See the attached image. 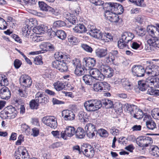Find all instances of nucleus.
<instances>
[{"label":"nucleus","instance_id":"nucleus-32","mask_svg":"<svg viewBox=\"0 0 159 159\" xmlns=\"http://www.w3.org/2000/svg\"><path fill=\"white\" fill-rule=\"evenodd\" d=\"M83 80L86 84L89 85H92L94 81L90 74L85 75L83 77Z\"/></svg>","mask_w":159,"mask_h":159},{"label":"nucleus","instance_id":"nucleus-28","mask_svg":"<svg viewBox=\"0 0 159 159\" xmlns=\"http://www.w3.org/2000/svg\"><path fill=\"white\" fill-rule=\"evenodd\" d=\"M77 26H75L73 30L75 32L80 33L85 32L87 30L84 25L83 24H79Z\"/></svg>","mask_w":159,"mask_h":159},{"label":"nucleus","instance_id":"nucleus-38","mask_svg":"<svg viewBox=\"0 0 159 159\" xmlns=\"http://www.w3.org/2000/svg\"><path fill=\"white\" fill-rule=\"evenodd\" d=\"M153 87L151 86L148 89L147 93L152 95H159V90L153 89Z\"/></svg>","mask_w":159,"mask_h":159},{"label":"nucleus","instance_id":"nucleus-6","mask_svg":"<svg viewBox=\"0 0 159 159\" xmlns=\"http://www.w3.org/2000/svg\"><path fill=\"white\" fill-rule=\"evenodd\" d=\"M153 143L152 138L147 136L140 137L138 139L137 144L140 147H146Z\"/></svg>","mask_w":159,"mask_h":159},{"label":"nucleus","instance_id":"nucleus-16","mask_svg":"<svg viewBox=\"0 0 159 159\" xmlns=\"http://www.w3.org/2000/svg\"><path fill=\"white\" fill-rule=\"evenodd\" d=\"M101 72L96 68L92 69L89 71L90 74L94 80L95 79L99 80H103L105 78L104 75Z\"/></svg>","mask_w":159,"mask_h":159},{"label":"nucleus","instance_id":"nucleus-19","mask_svg":"<svg viewBox=\"0 0 159 159\" xmlns=\"http://www.w3.org/2000/svg\"><path fill=\"white\" fill-rule=\"evenodd\" d=\"M11 96V91L8 88L4 87L0 90V97L1 98L8 100L10 98Z\"/></svg>","mask_w":159,"mask_h":159},{"label":"nucleus","instance_id":"nucleus-51","mask_svg":"<svg viewBox=\"0 0 159 159\" xmlns=\"http://www.w3.org/2000/svg\"><path fill=\"white\" fill-rule=\"evenodd\" d=\"M81 47L84 50L88 52L91 53L93 52V49L92 48L86 44H82Z\"/></svg>","mask_w":159,"mask_h":159},{"label":"nucleus","instance_id":"nucleus-20","mask_svg":"<svg viewBox=\"0 0 159 159\" xmlns=\"http://www.w3.org/2000/svg\"><path fill=\"white\" fill-rule=\"evenodd\" d=\"M134 37V35L130 32H125L121 35L122 41L125 42L127 44L131 41Z\"/></svg>","mask_w":159,"mask_h":159},{"label":"nucleus","instance_id":"nucleus-46","mask_svg":"<svg viewBox=\"0 0 159 159\" xmlns=\"http://www.w3.org/2000/svg\"><path fill=\"white\" fill-rule=\"evenodd\" d=\"M68 42L72 45L76 44L78 42L77 38L72 35L68 36Z\"/></svg>","mask_w":159,"mask_h":159},{"label":"nucleus","instance_id":"nucleus-27","mask_svg":"<svg viewBox=\"0 0 159 159\" xmlns=\"http://www.w3.org/2000/svg\"><path fill=\"white\" fill-rule=\"evenodd\" d=\"M66 84L65 83L58 81L54 84V89L57 91L65 89Z\"/></svg>","mask_w":159,"mask_h":159},{"label":"nucleus","instance_id":"nucleus-11","mask_svg":"<svg viewBox=\"0 0 159 159\" xmlns=\"http://www.w3.org/2000/svg\"><path fill=\"white\" fill-rule=\"evenodd\" d=\"M3 113L9 118H13L17 115V111L16 108L9 106L4 108Z\"/></svg>","mask_w":159,"mask_h":159},{"label":"nucleus","instance_id":"nucleus-15","mask_svg":"<svg viewBox=\"0 0 159 159\" xmlns=\"http://www.w3.org/2000/svg\"><path fill=\"white\" fill-rule=\"evenodd\" d=\"M35 99L39 104L43 105L49 102L48 97H45L43 93L41 92H39L36 93Z\"/></svg>","mask_w":159,"mask_h":159},{"label":"nucleus","instance_id":"nucleus-10","mask_svg":"<svg viewBox=\"0 0 159 159\" xmlns=\"http://www.w3.org/2000/svg\"><path fill=\"white\" fill-rule=\"evenodd\" d=\"M99 70L107 78H110L114 74V70L112 68L106 65L102 64L99 66Z\"/></svg>","mask_w":159,"mask_h":159},{"label":"nucleus","instance_id":"nucleus-7","mask_svg":"<svg viewBox=\"0 0 159 159\" xmlns=\"http://www.w3.org/2000/svg\"><path fill=\"white\" fill-rule=\"evenodd\" d=\"M19 80L21 85L25 89L30 88L32 84V81L31 78L28 75H22Z\"/></svg>","mask_w":159,"mask_h":159},{"label":"nucleus","instance_id":"nucleus-17","mask_svg":"<svg viewBox=\"0 0 159 159\" xmlns=\"http://www.w3.org/2000/svg\"><path fill=\"white\" fill-rule=\"evenodd\" d=\"M62 117L65 120H72L75 117V115L71 111L64 110L62 111Z\"/></svg>","mask_w":159,"mask_h":159},{"label":"nucleus","instance_id":"nucleus-1","mask_svg":"<svg viewBox=\"0 0 159 159\" xmlns=\"http://www.w3.org/2000/svg\"><path fill=\"white\" fill-rule=\"evenodd\" d=\"M102 106L101 102L96 99L89 100L84 103V108L89 112L96 111L99 109Z\"/></svg>","mask_w":159,"mask_h":159},{"label":"nucleus","instance_id":"nucleus-3","mask_svg":"<svg viewBox=\"0 0 159 159\" xmlns=\"http://www.w3.org/2000/svg\"><path fill=\"white\" fill-rule=\"evenodd\" d=\"M106 8H107L108 10H110V11L115 12L119 14H121L124 11L123 7L120 4L117 3L108 2L105 3Z\"/></svg>","mask_w":159,"mask_h":159},{"label":"nucleus","instance_id":"nucleus-2","mask_svg":"<svg viewBox=\"0 0 159 159\" xmlns=\"http://www.w3.org/2000/svg\"><path fill=\"white\" fill-rule=\"evenodd\" d=\"M148 64L146 71L149 76H157L159 75V67L153 64L151 61H147Z\"/></svg>","mask_w":159,"mask_h":159},{"label":"nucleus","instance_id":"nucleus-45","mask_svg":"<svg viewBox=\"0 0 159 159\" xmlns=\"http://www.w3.org/2000/svg\"><path fill=\"white\" fill-rule=\"evenodd\" d=\"M151 154L155 157H159V148L157 146H154L152 148Z\"/></svg>","mask_w":159,"mask_h":159},{"label":"nucleus","instance_id":"nucleus-22","mask_svg":"<svg viewBox=\"0 0 159 159\" xmlns=\"http://www.w3.org/2000/svg\"><path fill=\"white\" fill-rule=\"evenodd\" d=\"M66 19L71 23L73 25H77L78 23L77 18L72 14H71L69 13L65 14L64 15Z\"/></svg>","mask_w":159,"mask_h":159},{"label":"nucleus","instance_id":"nucleus-43","mask_svg":"<svg viewBox=\"0 0 159 159\" xmlns=\"http://www.w3.org/2000/svg\"><path fill=\"white\" fill-rule=\"evenodd\" d=\"M29 105L30 108L32 109H37L39 106V104L35 99L31 100L30 102Z\"/></svg>","mask_w":159,"mask_h":159},{"label":"nucleus","instance_id":"nucleus-39","mask_svg":"<svg viewBox=\"0 0 159 159\" xmlns=\"http://www.w3.org/2000/svg\"><path fill=\"white\" fill-rule=\"evenodd\" d=\"M85 131L95 132L96 133H97V131L96 130L95 125L91 123L87 124L85 127Z\"/></svg>","mask_w":159,"mask_h":159},{"label":"nucleus","instance_id":"nucleus-55","mask_svg":"<svg viewBox=\"0 0 159 159\" xmlns=\"http://www.w3.org/2000/svg\"><path fill=\"white\" fill-rule=\"evenodd\" d=\"M131 2L134 3L136 5L143 7H144V5L143 3L144 2L143 0H129Z\"/></svg>","mask_w":159,"mask_h":159},{"label":"nucleus","instance_id":"nucleus-56","mask_svg":"<svg viewBox=\"0 0 159 159\" xmlns=\"http://www.w3.org/2000/svg\"><path fill=\"white\" fill-rule=\"evenodd\" d=\"M110 132L113 135L116 136L118 135L120 130L117 128L113 127L110 129Z\"/></svg>","mask_w":159,"mask_h":159},{"label":"nucleus","instance_id":"nucleus-61","mask_svg":"<svg viewBox=\"0 0 159 159\" xmlns=\"http://www.w3.org/2000/svg\"><path fill=\"white\" fill-rule=\"evenodd\" d=\"M107 63L113 62L115 60V57L110 53H109L108 56L106 57Z\"/></svg>","mask_w":159,"mask_h":159},{"label":"nucleus","instance_id":"nucleus-18","mask_svg":"<svg viewBox=\"0 0 159 159\" xmlns=\"http://www.w3.org/2000/svg\"><path fill=\"white\" fill-rule=\"evenodd\" d=\"M83 62L84 65L90 69L93 67L96 64V60L93 58L86 57L83 59Z\"/></svg>","mask_w":159,"mask_h":159},{"label":"nucleus","instance_id":"nucleus-35","mask_svg":"<svg viewBox=\"0 0 159 159\" xmlns=\"http://www.w3.org/2000/svg\"><path fill=\"white\" fill-rule=\"evenodd\" d=\"M138 88L140 90L144 91L146 89L147 85H148L146 83V80L145 82L143 80H139L138 82Z\"/></svg>","mask_w":159,"mask_h":159},{"label":"nucleus","instance_id":"nucleus-47","mask_svg":"<svg viewBox=\"0 0 159 159\" xmlns=\"http://www.w3.org/2000/svg\"><path fill=\"white\" fill-rule=\"evenodd\" d=\"M102 104L104 105L105 107L107 108H112L113 106V103L111 100L109 99H105L103 102Z\"/></svg>","mask_w":159,"mask_h":159},{"label":"nucleus","instance_id":"nucleus-9","mask_svg":"<svg viewBox=\"0 0 159 159\" xmlns=\"http://www.w3.org/2000/svg\"><path fill=\"white\" fill-rule=\"evenodd\" d=\"M113 11H110V10H107L105 12L104 16L107 19L111 22L116 23L119 20V19L118 15Z\"/></svg>","mask_w":159,"mask_h":159},{"label":"nucleus","instance_id":"nucleus-33","mask_svg":"<svg viewBox=\"0 0 159 159\" xmlns=\"http://www.w3.org/2000/svg\"><path fill=\"white\" fill-rule=\"evenodd\" d=\"M146 125L149 130L156 131L157 130V128L156 124L152 120L147 121L146 122Z\"/></svg>","mask_w":159,"mask_h":159},{"label":"nucleus","instance_id":"nucleus-63","mask_svg":"<svg viewBox=\"0 0 159 159\" xmlns=\"http://www.w3.org/2000/svg\"><path fill=\"white\" fill-rule=\"evenodd\" d=\"M34 64L37 65H40L43 64L42 57H36L34 60Z\"/></svg>","mask_w":159,"mask_h":159},{"label":"nucleus","instance_id":"nucleus-29","mask_svg":"<svg viewBox=\"0 0 159 159\" xmlns=\"http://www.w3.org/2000/svg\"><path fill=\"white\" fill-rule=\"evenodd\" d=\"M125 108L129 111L130 114L132 116L134 114L138 109L137 106L128 104L125 105Z\"/></svg>","mask_w":159,"mask_h":159},{"label":"nucleus","instance_id":"nucleus-8","mask_svg":"<svg viewBox=\"0 0 159 159\" xmlns=\"http://www.w3.org/2000/svg\"><path fill=\"white\" fill-rule=\"evenodd\" d=\"M53 118L54 116H46L43 118L42 121L46 125L51 128L55 129L57 128V120Z\"/></svg>","mask_w":159,"mask_h":159},{"label":"nucleus","instance_id":"nucleus-44","mask_svg":"<svg viewBox=\"0 0 159 159\" xmlns=\"http://www.w3.org/2000/svg\"><path fill=\"white\" fill-rule=\"evenodd\" d=\"M26 26H25L22 28V34L23 36L26 38L28 37L29 36L31 29L30 28H27Z\"/></svg>","mask_w":159,"mask_h":159},{"label":"nucleus","instance_id":"nucleus-53","mask_svg":"<svg viewBox=\"0 0 159 159\" xmlns=\"http://www.w3.org/2000/svg\"><path fill=\"white\" fill-rule=\"evenodd\" d=\"M66 23L63 21L59 20L54 22L53 24V26L55 27H60L65 26Z\"/></svg>","mask_w":159,"mask_h":159},{"label":"nucleus","instance_id":"nucleus-41","mask_svg":"<svg viewBox=\"0 0 159 159\" xmlns=\"http://www.w3.org/2000/svg\"><path fill=\"white\" fill-rule=\"evenodd\" d=\"M102 90L103 92L108 91L110 89V85L107 82H101Z\"/></svg>","mask_w":159,"mask_h":159},{"label":"nucleus","instance_id":"nucleus-58","mask_svg":"<svg viewBox=\"0 0 159 159\" xmlns=\"http://www.w3.org/2000/svg\"><path fill=\"white\" fill-rule=\"evenodd\" d=\"M157 30V27L152 25H148L147 28V30L149 34L151 35L153 32Z\"/></svg>","mask_w":159,"mask_h":159},{"label":"nucleus","instance_id":"nucleus-14","mask_svg":"<svg viewBox=\"0 0 159 159\" xmlns=\"http://www.w3.org/2000/svg\"><path fill=\"white\" fill-rule=\"evenodd\" d=\"M75 129L74 127L68 126L66 128L65 131L61 132V137L64 139H66L67 136L71 137L75 134Z\"/></svg>","mask_w":159,"mask_h":159},{"label":"nucleus","instance_id":"nucleus-30","mask_svg":"<svg viewBox=\"0 0 159 159\" xmlns=\"http://www.w3.org/2000/svg\"><path fill=\"white\" fill-rule=\"evenodd\" d=\"M46 27H45L43 25H41L34 27L32 31L33 32L38 34H42L45 32Z\"/></svg>","mask_w":159,"mask_h":159},{"label":"nucleus","instance_id":"nucleus-42","mask_svg":"<svg viewBox=\"0 0 159 159\" xmlns=\"http://www.w3.org/2000/svg\"><path fill=\"white\" fill-rule=\"evenodd\" d=\"M21 129L22 132H24L26 134L29 135L30 133V129L29 127L25 124H22Z\"/></svg>","mask_w":159,"mask_h":159},{"label":"nucleus","instance_id":"nucleus-59","mask_svg":"<svg viewBox=\"0 0 159 159\" xmlns=\"http://www.w3.org/2000/svg\"><path fill=\"white\" fill-rule=\"evenodd\" d=\"M98 133L100 136L102 137L107 138L108 135V133L107 131L105 129H102L99 130Z\"/></svg>","mask_w":159,"mask_h":159},{"label":"nucleus","instance_id":"nucleus-5","mask_svg":"<svg viewBox=\"0 0 159 159\" xmlns=\"http://www.w3.org/2000/svg\"><path fill=\"white\" fill-rule=\"evenodd\" d=\"M39 7L41 10L44 11H49L52 14L57 16L60 14L57 9H55L48 6L43 2H39Z\"/></svg>","mask_w":159,"mask_h":159},{"label":"nucleus","instance_id":"nucleus-34","mask_svg":"<svg viewBox=\"0 0 159 159\" xmlns=\"http://www.w3.org/2000/svg\"><path fill=\"white\" fill-rule=\"evenodd\" d=\"M68 62L66 60H62V61H61L59 68L58 70L61 72L67 71L68 69L67 62Z\"/></svg>","mask_w":159,"mask_h":159},{"label":"nucleus","instance_id":"nucleus-50","mask_svg":"<svg viewBox=\"0 0 159 159\" xmlns=\"http://www.w3.org/2000/svg\"><path fill=\"white\" fill-rule=\"evenodd\" d=\"M101 87V82H98L93 85V89L95 91L101 92L102 91Z\"/></svg>","mask_w":159,"mask_h":159},{"label":"nucleus","instance_id":"nucleus-37","mask_svg":"<svg viewBox=\"0 0 159 159\" xmlns=\"http://www.w3.org/2000/svg\"><path fill=\"white\" fill-rule=\"evenodd\" d=\"M54 57L56 59H57L58 60H61L62 59H67L66 55H65L61 52H56L54 54Z\"/></svg>","mask_w":159,"mask_h":159},{"label":"nucleus","instance_id":"nucleus-31","mask_svg":"<svg viewBox=\"0 0 159 159\" xmlns=\"http://www.w3.org/2000/svg\"><path fill=\"white\" fill-rule=\"evenodd\" d=\"M122 85L125 89L128 91H131L133 88L131 83L125 79H123Z\"/></svg>","mask_w":159,"mask_h":159},{"label":"nucleus","instance_id":"nucleus-48","mask_svg":"<svg viewBox=\"0 0 159 159\" xmlns=\"http://www.w3.org/2000/svg\"><path fill=\"white\" fill-rule=\"evenodd\" d=\"M26 89H25L24 88H23V89H19L18 90V94L22 97L24 98H26L28 95Z\"/></svg>","mask_w":159,"mask_h":159},{"label":"nucleus","instance_id":"nucleus-21","mask_svg":"<svg viewBox=\"0 0 159 159\" xmlns=\"http://www.w3.org/2000/svg\"><path fill=\"white\" fill-rule=\"evenodd\" d=\"M83 153L86 157L92 158L94 155L95 151L94 148L90 145L88 146L84 150Z\"/></svg>","mask_w":159,"mask_h":159},{"label":"nucleus","instance_id":"nucleus-25","mask_svg":"<svg viewBox=\"0 0 159 159\" xmlns=\"http://www.w3.org/2000/svg\"><path fill=\"white\" fill-rule=\"evenodd\" d=\"M54 34L58 38L62 40L64 39L66 37L65 32L62 30H57L56 31H53Z\"/></svg>","mask_w":159,"mask_h":159},{"label":"nucleus","instance_id":"nucleus-62","mask_svg":"<svg viewBox=\"0 0 159 159\" xmlns=\"http://www.w3.org/2000/svg\"><path fill=\"white\" fill-rule=\"evenodd\" d=\"M35 24V21L33 19H31L26 22L25 26H27V28H29L31 29V28L34 26Z\"/></svg>","mask_w":159,"mask_h":159},{"label":"nucleus","instance_id":"nucleus-64","mask_svg":"<svg viewBox=\"0 0 159 159\" xmlns=\"http://www.w3.org/2000/svg\"><path fill=\"white\" fill-rule=\"evenodd\" d=\"M151 36L152 38L158 40L159 38V30L157 28V30L153 32Z\"/></svg>","mask_w":159,"mask_h":159},{"label":"nucleus","instance_id":"nucleus-23","mask_svg":"<svg viewBox=\"0 0 159 159\" xmlns=\"http://www.w3.org/2000/svg\"><path fill=\"white\" fill-rule=\"evenodd\" d=\"M143 116H144V120H145V118H146L147 117L149 118L150 117L149 115L147 114H144L141 110L138 109L134 114L133 115V116L137 119H140L142 118Z\"/></svg>","mask_w":159,"mask_h":159},{"label":"nucleus","instance_id":"nucleus-54","mask_svg":"<svg viewBox=\"0 0 159 159\" xmlns=\"http://www.w3.org/2000/svg\"><path fill=\"white\" fill-rule=\"evenodd\" d=\"M152 115L154 118L159 120V109H155L152 110Z\"/></svg>","mask_w":159,"mask_h":159},{"label":"nucleus","instance_id":"nucleus-13","mask_svg":"<svg viewBox=\"0 0 159 159\" xmlns=\"http://www.w3.org/2000/svg\"><path fill=\"white\" fill-rule=\"evenodd\" d=\"M133 74L138 77L144 76L145 70L143 67L141 65H134L132 69Z\"/></svg>","mask_w":159,"mask_h":159},{"label":"nucleus","instance_id":"nucleus-57","mask_svg":"<svg viewBox=\"0 0 159 159\" xmlns=\"http://www.w3.org/2000/svg\"><path fill=\"white\" fill-rule=\"evenodd\" d=\"M23 150L21 149H19L18 150L16 151L14 157L16 159H21L22 154L23 152Z\"/></svg>","mask_w":159,"mask_h":159},{"label":"nucleus","instance_id":"nucleus-40","mask_svg":"<svg viewBox=\"0 0 159 159\" xmlns=\"http://www.w3.org/2000/svg\"><path fill=\"white\" fill-rule=\"evenodd\" d=\"M102 34L103 33H102L99 30L96 29L91 35L95 38L101 39Z\"/></svg>","mask_w":159,"mask_h":159},{"label":"nucleus","instance_id":"nucleus-26","mask_svg":"<svg viewBox=\"0 0 159 159\" xmlns=\"http://www.w3.org/2000/svg\"><path fill=\"white\" fill-rule=\"evenodd\" d=\"M75 134L76 138L79 139L83 138L85 135L84 129L80 127H79L77 128L76 130H75Z\"/></svg>","mask_w":159,"mask_h":159},{"label":"nucleus","instance_id":"nucleus-4","mask_svg":"<svg viewBox=\"0 0 159 159\" xmlns=\"http://www.w3.org/2000/svg\"><path fill=\"white\" fill-rule=\"evenodd\" d=\"M71 63L75 67V73L78 76L84 75L87 70V69L81 66L80 61L78 59H75Z\"/></svg>","mask_w":159,"mask_h":159},{"label":"nucleus","instance_id":"nucleus-52","mask_svg":"<svg viewBox=\"0 0 159 159\" xmlns=\"http://www.w3.org/2000/svg\"><path fill=\"white\" fill-rule=\"evenodd\" d=\"M7 24L2 18L0 17V29L4 30L7 28Z\"/></svg>","mask_w":159,"mask_h":159},{"label":"nucleus","instance_id":"nucleus-12","mask_svg":"<svg viewBox=\"0 0 159 159\" xmlns=\"http://www.w3.org/2000/svg\"><path fill=\"white\" fill-rule=\"evenodd\" d=\"M148 85L152 86L155 88H159V76H150L146 79Z\"/></svg>","mask_w":159,"mask_h":159},{"label":"nucleus","instance_id":"nucleus-24","mask_svg":"<svg viewBox=\"0 0 159 159\" xmlns=\"http://www.w3.org/2000/svg\"><path fill=\"white\" fill-rule=\"evenodd\" d=\"M96 56L99 58H102L105 57L107 53V49L98 48L95 51Z\"/></svg>","mask_w":159,"mask_h":159},{"label":"nucleus","instance_id":"nucleus-36","mask_svg":"<svg viewBox=\"0 0 159 159\" xmlns=\"http://www.w3.org/2000/svg\"><path fill=\"white\" fill-rule=\"evenodd\" d=\"M101 39L106 42H109L113 39V37L111 34L104 32L103 33Z\"/></svg>","mask_w":159,"mask_h":159},{"label":"nucleus","instance_id":"nucleus-60","mask_svg":"<svg viewBox=\"0 0 159 159\" xmlns=\"http://www.w3.org/2000/svg\"><path fill=\"white\" fill-rule=\"evenodd\" d=\"M111 82L112 84H113L116 86H118L119 85L122 83L123 79L115 78L112 80Z\"/></svg>","mask_w":159,"mask_h":159},{"label":"nucleus","instance_id":"nucleus-49","mask_svg":"<svg viewBox=\"0 0 159 159\" xmlns=\"http://www.w3.org/2000/svg\"><path fill=\"white\" fill-rule=\"evenodd\" d=\"M118 46L119 48L123 49L125 48H127L128 46L126 43H125L121 39H120L118 42Z\"/></svg>","mask_w":159,"mask_h":159}]
</instances>
